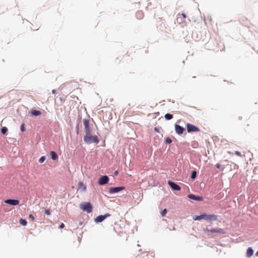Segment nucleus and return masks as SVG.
Wrapping results in <instances>:
<instances>
[{"label":"nucleus","mask_w":258,"mask_h":258,"mask_svg":"<svg viewBox=\"0 0 258 258\" xmlns=\"http://www.w3.org/2000/svg\"><path fill=\"white\" fill-rule=\"evenodd\" d=\"M84 141L87 144L92 143L98 144L99 139L96 135H92L91 132L86 133L84 137Z\"/></svg>","instance_id":"f257e3e1"},{"label":"nucleus","mask_w":258,"mask_h":258,"mask_svg":"<svg viewBox=\"0 0 258 258\" xmlns=\"http://www.w3.org/2000/svg\"><path fill=\"white\" fill-rule=\"evenodd\" d=\"M194 220H210V221H217L218 220V216L214 214L207 215L206 214H202L199 216H195L193 217Z\"/></svg>","instance_id":"f03ea898"},{"label":"nucleus","mask_w":258,"mask_h":258,"mask_svg":"<svg viewBox=\"0 0 258 258\" xmlns=\"http://www.w3.org/2000/svg\"><path fill=\"white\" fill-rule=\"evenodd\" d=\"M80 208L84 211L90 213L92 211V206L89 202L84 203L80 205Z\"/></svg>","instance_id":"7ed1b4c3"},{"label":"nucleus","mask_w":258,"mask_h":258,"mask_svg":"<svg viewBox=\"0 0 258 258\" xmlns=\"http://www.w3.org/2000/svg\"><path fill=\"white\" fill-rule=\"evenodd\" d=\"M204 231L205 232H210L211 233H218L220 234H225L226 233L225 231L220 228H213L211 230L209 229L208 228H206L204 229Z\"/></svg>","instance_id":"20e7f679"},{"label":"nucleus","mask_w":258,"mask_h":258,"mask_svg":"<svg viewBox=\"0 0 258 258\" xmlns=\"http://www.w3.org/2000/svg\"><path fill=\"white\" fill-rule=\"evenodd\" d=\"M186 128L188 133L198 132L200 131V130L198 127L193 124L188 123L186 124Z\"/></svg>","instance_id":"39448f33"},{"label":"nucleus","mask_w":258,"mask_h":258,"mask_svg":"<svg viewBox=\"0 0 258 258\" xmlns=\"http://www.w3.org/2000/svg\"><path fill=\"white\" fill-rule=\"evenodd\" d=\"M83 124L85 128V134L89 132H91V130L90 127V122L89 120L88 119H83Z\"/></svg>","instance_id":"423d86ee"},{"label":"nucleus","mask_w":258,"mask_h":258,"mask_svg":"<svg viewBox=\"0 0 258 258\" xmlns=\"http://www.w3.org/2000/svg\"><path fill=\"white\" fill-rule=\"evenodd\" d=\"M110 216V214H106L104 215H99L98 217H97L95 219V221L96 223H100L102 222L104 219H105L107 217H108Z\"/></svg>","instance_id":"0eeeda50"},{"label":"nucleus","mask_w":258,"mask_h":258,"mask_svg":"<svg viewBox=\"0 0 258 258\" xmlns=\"http://www.w3.org/2000/svg\"><path fill=\"white\" fill-rule=\"evenodd\" d=\"M186 16L185 14H179L177 15V18L176 19L177 22L179 24L185 22V19L186 18Z\"/></svg>","instance_id":"6e6552de"},{"label":"nucleus","mask_w":258,"mask_h":258,"mask_svg":"<svg viewBox=\"0 0 258 258\" xmlns=\"http://www.w3.org/2000/svg\"><path fill=\"white\" fill-rule=\"evenodd\" d=\"M109 178L108 176L105 175L101 176L99 179L98 181V183L100 185H103L105 184H106L109 181Z\"/></svg>","instance_id":"1a4fd4ad"},{"label":"nucleus","mask_w":258,"mask_h":258,"mask_svg":"<svg viewBox=\"0 0 258 258\" xmlns=\"http://www.w3.org/2000/svg\"><path fill=\"white\" fill-rule=\"evenodd\" d=\"M124 188H125L123 186L110 187L109 189V191L110 194H113L118 192L124 189Z\"/></svg>","instance_id":"9d476101"},{"label":"nucleus","mask_w":258,"mask_h":258,"mask_svg":"<svg viewBox=\"0 0 258 258\" xmlns=\"http://www.w3.org/2000/svg\"><path fill=\"white\" fill-rule=\"evenodd\" d=\"M168 184L170 186V187L175 190H180L181 189L180 187L177 185V184L175 183L174 182L172 181H169Z\"/></svg>","instance_id":"9b49d317"},{"label":"nucleus","mask_w":258,"mask_h":258,"mask_svg":"<svg viewBox=\"0 0 258 258\" xmlns=\"http://www.w3.org/2000/svg\"><path fill=\"white\" fill-rule=\"evenodd\" d=\"M188 198L190 199L197 201H202L203 200V198L200 196H197L195 195L189 194L187 196Z\"/></svg>","instance_id":"f8f14e48"},{"label":"nucleus","mask_w":258,"mask_h":258,"mask_svg":"<svg viewBox=\"0 0 258 258\" xmlns=\"http://www.w3.org/2000/svg\"><path fill=\"white\" fill-rule=\"evenodd\" d=\"M5 203L11 205L16 206L19 205V201L18 200L9 199L5 201Z\"/></svg>","instance_id":"ddd939ff"},{"label":"nucleus","mask_w":258,"mask_h":258,"mask_svg":"<svg viewBox=\"0 0 258 258\" xmlns=\"http://www.w3.org/2000/svg\"><path fill=\"white\" fill-rule=\"evenodd\" d=\"M175 132L178 134V135H181L183 133L184 129L183 127H182V126H180L178 124H175Z\"/></svg>","instance_id":"4468645a"},{"label":"nucleus","mask_w":258,"mask_h":258,"mask_svg":"<svg viewBox=\"0 0 258 258\" xmlns=\"http://www.w3.org/2000/svg\"><path fill=\"white\" fill-rule=\"evenodd\" d=\"M253 254V250L251 247H249L246 252V256L248 257H251Z\"/></svg>","instance_id":"2eb2a0df"},{"label":"nucleus","mask_w":258,"mask_h":258,"mask_svg":"<svg viewBox=\"0 0 258 258\" xmlns=\"http://www.w3.org/2000/svg\"><path fill=\"white\" fill-rule=\"evenodd\" d=\"M50 154L51 158L53 160H56L58 159V156L54 151H51Z\"/></svg>","instance_id":"dca6fc26"},{"label":"nucleus","mask_w":258,"mask_h":258,"mask_svg":"<svg viewBox=\"0 0 258 258\" xmlns=\"http://www.w3.org/2000/svg\"><path fill=\"white\" fill-rule=\"evenodd\" d=\"M79 188L83 191H85L86 190V186L83 182H79Z\"/></svg>","instance_id":"f3484780"},{"label":"nucleus","mask_w":258,"mask_h":258,"mask_svg":"<svg viewBox=\"0 0 258 258\" xmlns=\"http://www.w3.org/2000/svg\"><path fill=\"white\" fill-rule=\"evenodd\" d=\"M31 113L34 116H39L41 114V111L37 110H32L31 111Z\"/></svg>","instance_id":"a211bd4d"},{"label":"nucleus","mask_w":258,"mask_h":258,"mask_svg":"<svg viewBox=\"0 0 258 258\" xmlns=\"http://www.w3.org/2000/svg\"><path fill=\"white\" fill-rule=\"evenodd\" d=\"M165 118L167 120H170L173 118V115L171 114L167 113L165 115Z\"/></svg>","instance_id":"6ab92c4d"},{"label":"nucleus","mask_w":258,"mask_h":258,"mask_svg":"<svg viewBox=\"0 0 258 258\" xmlns=\"http://www.w3.org/2000/svg\"><path fill=\"white\" fill-rule=\"evenodd\" d=\"M20 223L23 226H26L27 225V221L25 219H21L20 220Z\"/></svg>","instance_id":"aec40b11"},{"label":"nucleus","mask_w":258,"mask_h":258,"mask_svg":"<svg viewBox=\"0 0 258 258\" xmlns=\"http://www.w3.org/2000/svg\"><path fill=\"white\" fill-rule=\"evenodd\" d=\"M8 131V128L6 127H3L1 129V133L3 134H5Z\"/></svg>","instance_id":"412c9836"},{"label":"nucleus","mask_w":258,"mask_h":258,"mask_svg":"<svg viewBox=\"0 0 258 258\" xmlns=\"http://www.w3.org/2000/svg\"><path fill=\"white\" fill-rule=\"evenodd\" d=\"M196 175H197V172H196V171H192V173H191V178L192 179H194V178H196Z\"/></svg>","instance_id":"4be33fe9"},{"label":"nucleus","mask_w":258,"mask_h":258,"mask_svg":"<svg viewBox=\"0 0 258 258\" xmlns=\"http://www.w3.org/2000/svg\"><path fill=\"white\" fill-rule=\"evenodd\" d=\"M45 160V157L44 156H42L39 159V162L41 163H42Z\"/></svg>","instance_id":"5701e85b"},{"label":"nucleus","mask_w":258,"mask_h":258,"mask_svg":"<svg viewBox=\"0 0 258 258\" xmlns=\"http://www.w3.org/2000/svg\"><path fill=\"white\" fill-rule=\"evenodd\" d=\"M167 213V210L166 209H164L161 212V215L162 217H164L165 216V215Z\"/></svg>","instance_id":"b1692460"},{"label":"nucleus","mask_w":258,"mask_h":258,"mask_svg":"<svg viewBox=\"0 0 258 258\" xmlns=\"http://www.w3.org/2000/svg\"><path fill=\"white\" fill-rule=\"evenodd\" d=\"M20 129H21V131L22 132H24V131H25V124L24 123H22L20 126Z\"/></svg>","instance_id":"393cba45"},{"label":"nucleus","mask_w":258,"mask_h":258,"mask_svg":"<svg viewBox=\"0 0 258 258\" xmlns=\"http://www.w3.org/2000/svg\"><path fill=\"white\" fill-rule=\"evenodd\" d=\"M165 142H166V144H170L172 142V140L169 138H167L165 139Z\"/></svg>","instance_id":"a878e982"},{"label":"nucleus","mask_w":258,"mask_h":258,"mask_svg":"<svg viewBox=\"0 0 258 258\" xmlns=\"http://www.w3.org/2000/svg\"><path fill=\"white\" fill-rule=\"evenodd\" d=\"M45 214L47 215H50L51 214V212L50 210L47 209L45 211Z\"/></svg>","instance_id":"bb28decb"},{"label":"nucleus","mask_w":258,"mask_h":258,"mask_svg":"<svg viewBox=\"0 0 258 258\" xmlns=\"http://www.w3.org/2000/svg\"><path fill=\"white\" fill-rule=\"evenodd\" d=\"M235 154L239 157L242 156L241 153L239 151H235Z\"/></svg>","instance_id":"cd10ccee"},{"label":"nucleus","mask_w":258,"mask_h":258,"mask_svg":"<svg viewBox=\"0 0 258 258\" xmlns=\"http://www.w3.org/2000/svg\"><path fill=\"white\" fill-rule=\"evenodd\" d=\"M137 15H140L141 17H143V14L141 12H138L137 13Z\"/></svg>","instance_id":"c85d7f7f"},{"label":"nucleus","mask_w":258,"mask_h":258,"mask_svg":"<svg viewBox=\"0 0 258 258\" xmlns=\"http://www.w3.org/2000/svg\"><path fill=\"white\" fill-rule=\"evenodd\" d=\"M64 227V225L63 223H61V225L59 226L60 229H62Z\"/></svg>","instance_id":"c756f323"},{"label":"nucleus","mask_w":258,"mask_h":258,"mask_svg":"<svg viewBox=\"0 0 258 258\" xmlns=\"http://www.w3.org/2000/svg\"><path fill=\"white\" fill-rule=\"evenodd\" d=\"M29 218H31L32 220H34V217L32 215H30L29 216Z\"/></svg>","instance_id":"7c9ffc66"},{"label":"nucleus","mask_w":258,"mask_h":258,"mask_svg":"<svg viewBox=\"0 0 258 258\" xmlns=\"http://www.w3.org/2000/svg\"><path fill=\"white\" fill-rule=\"evenodd\" d=\"M216 166L217 168H220L221 167V165L219 163H217L216 165Z\"/></svg>","instance_id":"2f4dec72"},{"label":"nucleus","mask_w":258,"mask_h":258,"mask_svg":"<svg viewBox=\"0 0 258 258\" xmlns=\"http://www.w3.org/2000/svg\"><path fill=\"white\" fill-rule=\"evenodd\" d=\"M55 92H56V91H55V90H54V89H53V90H52V93L53 94H55Z\"/></svg>","instance_id":"473e14b6"},{"label":"nucleus","mask_w":258,"mask_h":258,"mask_svg":"<svg viewBox=\"0 0 258 258\" xmlns=\"http://www.w3.org/2000/svg\"><path fill=\"white\" fill-rule=\"evenodd\" d=\"M114 174H115V175H117L118 174V171H115V172H114Z\"/></svg>","instance_id":"72a5a7b5"},{"label":"nucleus","mask_w":258,"mask_h":258,"mask_svg":"<svg viewBox=\"0 0 258 258\" xmlns=\"http://www.w3.org/2000/svg\"><path fill=\"white\" fill-rule=\"evenodd\" d=\"M256 255L257 256H258V251H257V252H256Z\"/></svg>","instance_id":"f704fd0d"}]
</instances>
